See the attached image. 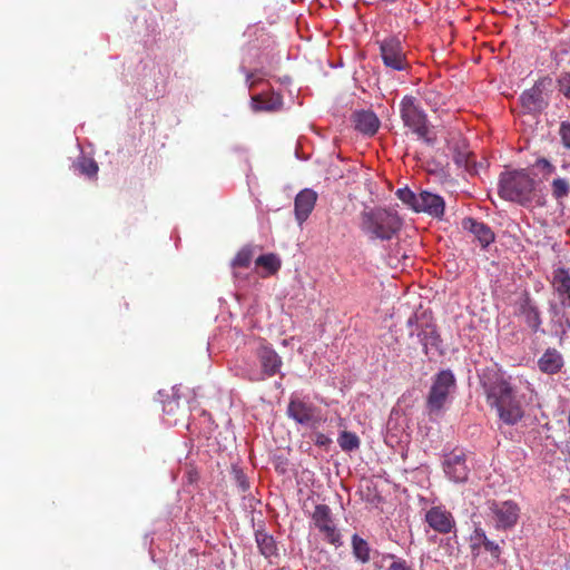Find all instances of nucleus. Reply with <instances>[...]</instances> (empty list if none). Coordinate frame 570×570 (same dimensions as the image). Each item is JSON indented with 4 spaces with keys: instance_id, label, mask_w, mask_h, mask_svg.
<instances>
[{
    "instance_id": "ea45409f",
    "label": "nucleus",
    "mask_w": 570,
    "mask_h": 570,
    "mask_svg": "<svg viewBox=\"0 0 570 570\" xmlns=\"http://www.w3.org/2000/svg\"><path fill=\"white\" fill-rule=\"evenodd\" d=\"M402 263L394 264L393 269L394 272L400 269L401 273L405 272L407 266H411L413 264L412 257L406 255L405 253L402 254Z\"/></svg>"
},
{
    "instance_id": "72a5a7b5",
    "label": "nucleus",
    "mask_w": 570,
    "mask_h": 570,
    "mask_svg": "<svg viewBox=\"0 0 570 570\" xmlns=\"http://www.w3.org/2000/svg\"><path fill=\"white\" fill-rule=\"evenodd\" d=\"M337 442L343 451H354L360 448V439L352 432H342Z\"/></svg>"
},
{
    "instance_id": "c9c22d12",
    "label": "nucleus",
    "mask_w": 570,
    "mask_h": 570,
    "mask_svg": "<svg viewBox=\"0 0 570 570\" xmlns=\"http://www.w3.org/2000/svg\"><path fill=\"white\" fill-rule=\"evenodd\" d=\"M558 89L567 98L570 99V72H562L558 79Z\"/></svg>"
},
{
    "instance_id": "c85d7f7f",
    "label": "nucleus",
    "mask_w": 570,
    "mask_h": 570,
    "mask_svg": "<svg viewBox=\"0 0 570 570\" xmlns=\"http://www.w3.org/2000/svg\"><path fill=\"white\" fill-rule=\"evenodd\" d=\"M352 548L353 554L358 561L366 563L370 560L368 543L357 534L352 537Z\"/></svg>"
},
{
    "instance_id": "f8f14e48",
    "label": "nucleus",
    "mask_w": 570,
    "mask_h": 570,
    "mask_svg": "<svg viewBox=\"0 0 570 570\" xmlns=\"http://www.w3.org/2000/svg\"><path fill=\"white\" fill-rule=\"evenodd\" d=\"M518 313L533 333H544L541 328L542 318L538 305L528 292L523 293L518 303Z\"/></svg>"
},
{
    "instance_id": "c03bdc74",
    "label": "nucleus",
    "mask_w": 570,
    "mask_h": 570,
    "mask_svg": "<svg viewBox=\"0 0 570 570\" xmlns=\"http://www.w3.org/2000/svg\"><path fill=\"white\" fill-rule=\"evenodd\" d=\"M393 224H394V230L396 229V226L401 224V219L396 216V214H394Z\"/></svg>"
},
{
    "instance_id": "6e6552de",
    "label": "nucleus",
    "mask_w": 570,
    "mask_h": 570,
    "mask_svg": "<svg viewBox=\"0 0 570 570\" xmlns=\"http://www.w3.org/2000/svg\"><path fill=\"white\" fill-rule=\"evenodd\" d=\"M487 515L498 531L513 529L520 518L521 509L513 500H488L485 502Z\"/></svg>"
},
{
    "instance_id": "0eeeda50",
    "label": "nucleus",
    "mask_w": 570,
    "mask_h": 570,
    "mask_svg": "<svg viewBox=\"0 0 570 570\" xmlns=\"http://www.w3.org/2000/svg\"><path fill=\"white\" fill-rule=\"evenodd\" d=\"M401 118L425 144L433 146L436 141L435 131L426 125L425 115L414 105V98L404 97L401 102Z\"/></svg>"
},
{
    "instance_id": "1a4fd4ad",
    "label": "nucleus",
    "mask_w": 570,
    "mask_h": 570,
    "mask_svg": "<svg viewBox=\"0 0 570 570\" xmlns=\"http://www.w3.org/2000/svg\"><path fill=\"white\" fill-rule=\"evenodd\" d=\"M286 413L296 423L312 429L317 428L323 422L321 409L299 397L291 399Z\"/></svg>"
},
{
    "instance_id": "cd10ccee",
    "label": "nucleus",
    "mask_w": 570,
    "mask_h": 570,
    "mask_svg": "<svg viewBox=\"0 0 570 570\" xmlns=\"http://www.w3.org/2000/svg\"><path fill=\"white\" fill-rule=\"evenodd\" d=\"M379 488H380V481H376V482L368 481V482H366L365 488H363L361 491L363 498L367 502L374 504L375 507H379L384 501Z\"/></svg>"
},
{
    "instance_id": "de8ad7c7",
    "label": "nucleus",
    "mask_w": 570,
    "mask_h": 570,
    "mask_svg": "<svg viewBox=\"0 0 570 570\" xmlns=\"http://www.w3.org/2000/svg\"><path fill=\"white\" fill-rule=\"evenodd\" d=\"M387 570H392V567H390Z\"/></svg>"
},
{
    "instance_id": "f3484780",
    "label": "nucleus",
    "mask_w": 570,
    "mask_h": 570,
    "mask_svg": "<svg viewBox=\"0 0 570 570\" xmlns=\"http://www.w3.org/2000/svg\"><path fill=\"white\" fill-rule=\"evenodd\" d=\"M256 356L261 363L264 376H274L283 365L282 357L269 345L262 344L256 351Z\"/></svg>"
},
{
    "instance_id": "f704fd0d",
    "label": "nucleus",
    "mask_w": 570,
    "mask_h": 570,
    "mask_svg": "<svg viewBox=\"0 0 570 570\" xmlns=\"http://www.w3.org/2000/svg\"><path fill=\"white\" fill-rule=\"evenodd\" d=\"M380 52L385 66L392 67V42L390 39L380 42Z\"/></svg>"
},
{
    "instance_id": "473e14b6",
    "label": "nucleus",
    "mask_w": 570,
    "mask_h": 570,
    "mask_svg": "<svg viewBox=\"0 0 570 570\" xmlns=\"http://www.w3.org/2000/svg\"><path fill=\"white\" fill-rule=\"evenodd\" d=\"M394 194L404 206L414 212V207L419 204V195L412 191L407 186L399 188Z\"/></svg>"
},
{
    "instance_id": "7c9ffc66",
    "label": "nucleus",
    "mask_w": 570,
    "mask_h": 570,
    "mask_svg": "<svg viewBox=\"0 0 570 570\" xmlns=\"http://www.w3.org/2000/svg\"><path fill=\"white\" fill-rule=\"evenodd\" d=\"M551 194L556 200L561 202L570 194V184L566 178L558 177L551 183Z\"/></svg>"
},
{
    "instance_id": "393cba45",
    "label": "nucleus",
    "mask_w": 570,
    "mask_h": 570,
    "mask_svg": "<svg viewBox=\"0 0 570 570\" xmlns=\"http://www.w3.org/2000/svg\"><path fill=\"white\" fill-rule=\"evenodd\" d=\"M450 150L453 154V161L460 168H466L470 164L471 153L468 150V144L464 139L459 138L449 142Z\"/></svg>"
},
{
    "instance_id": "2eb2a0df",
    "label": "nucleus",
    "mask_w": 570,
    "mask_h": 570,
    "mask_svg": "<svg viewBox=\"0 0 570 570\" xmlns=\"http://www.w3.org/2000/svg\"><path fill=\"white\" fill-rule=\"evenodd\" d=\"M419 204L414 207L415 213H425L433 218L441 219L444 215V199L436 194L423 190L419 194Z\"/></svg>"
},
{
    "instance_id": "9b49d317",
    "label": "nucleus",
    "mask_w": 570,
    "mask_h": 570,
    "mask_svg": "<svg viewBox=\"0 0 570 570\" xmlns=\"http://www.w3.org/2000/svg\"><path fill=\"white\" fill-rule=\"evenodd\" d=\"M443 471L449 480L455 483H463L468 480L470 468L466 464L464 453L451 452L443 456Z\"/></svg>"
},
{
    "instance_id": "aec40b11",
    "label": "nucleus",
    "mask_w": 570,
    "mask_h": 570,
    "mask_svg": "<svg viewBox=\"0 0 570 570\" xmlns=\"http://www.w3.org/2000/svg\"><path fill=\"white\" fill-rule=\"evenodd\" d=\"M553 287L559 295L560 304L570 307V274L569 271L559 267L553 272Z\"/></svg>"
},
{
    "instance_id": "b1692460",
    "label": "nucleus",
    "mask_w": 570,
    "mask_h": 570,
    "mask_svg": "<svg viewBox=\"0 0 570 570\" xmlns=\"http://www.w3.org/2000/svg\"><path fill=\"white\" fill-rule=\"evenodd\" d=\"M255 539L257 547L259 549V552L266 558H277L278 557V549L277 543L273 535L268 534L267 532L263 530H258L255 533Z\"/></svg>"
},
{
    "instance_id": "4c0bfd02",
    "label": "nucleus",
    "mask_w": 570,
    "mask_h": 570,
    "mask_svg": "<svg viewBox=\"0 0 570 570\" xmlns=\"http://www.w3.org/2000/svg\"><path fill=\"white\" fill-rule=\"evenodd\" d=\"M179 410V399L170 397L164 402V412L168 415H176Z\"/></svg>"
},
{
    "instance_id": "7ed1b4c3",
    "label": "nucleus",
    "mask_w": 570,
    "mask_h": 570,
    "mask_svg": "<svg viewBox=\"0 0 570 570\" xmlns=\"http://www.w3.org/2000/svg\"><path fill=\"white\" fill-rule=\"evenodd\" d=\"M410 337H416L421 344L425 355L430 350H439L441 343L436 326L433 323L432 315L429 311H417L406 321Z\"/></svg>"
},
{
    "instance_id": "412c9836",
    "label": "nucleus",
    "mask_w": 570,
    "mask_h": 570,
    "mask_svg": "<svg viewBox=\"0 0 570 570\" xmlns=\"http://www.w3.org/2000/svg\"><path fill=\"white\" fill-rule=\"evenodd\" d=\"M480 547H483L484 550L492 556V558L499 559L501 554L500 546L497 542L490 540L482 528L476 527L471 534V549L472 551H475Z\"/></svg>"
},
{
    "instance_id": "bb28decb",
    "label": "nucleus",
    "mask_w": 570,
    "mask_h": 570,
    "mask_svg": "<svg viewBox=\"0 0 570 570\" xmlns=\"http://www.w3.org/2000/svg\"><path fill=\"white\" fill-rule=\"evenodd\" d=\"M394 71L411 73V61L404 52L401 42L394 38Z\"/></svg>"
},
{
    "instance_id": "4be33fe9",
    "label": "nucleus",
    "mask_w": 570,
    "mask_h": 570,
    "mask_svg": "<svg viewBox=\"0 0 570 570\" xmlns=\"http://www.w3.org/2000/svg\"><path fill=\"white\" fill-rule=\"evenodd\" d=\"M563 366V357L556 348H548L538 360V367L546 374H557Z\"/></svg>"
},
{
    "instance_id": "ddd939ff",
    "label": "nucleus",
    "mask_w": 570,
    "mask_h": 570,
    "mask_svg": "<svg viewBox=\"0 0 570 570\" xmlns=\"http://www.w3.org/2000/svg\"><path fill=\"white\" fill-rule=\"evenodd\" d=\"M425 522L434 531L446 534L455 530V520L444 507H432L425 513Z\"/></svg>"
},
{
    "instance_id": "2f4dec72",
    "label": "nucleus",
    "mask_w": 570,
    "mask_h": 570,
    "mask_svg": "<svg viewBox=\"0 0 570 570\" xmlns=\"http://www.w3.org/2000/svg\"><path fill=\"white\" fill-rule=\"evenodd\" d=\"M73 166L76 170L89 178L96 177L99 169L94 159L86 157H81Z\"/></svg>"
},
{
    "instance_id": "a878e982",
    "label": "nucleus",
    "mask_w": 570,
    "mask_h": 570,
    "mask_svg": "<svg viewBox=\"0 0 570 570\" xmlns=\"http://www.w3.org/2000/svg\"><path fill=\"white\" fill-rule=\"evenodd\" d=\"M255 264L256 267L265 269V273L262 274L263 277L274 275L281 268V259L275 254L261 255L256 258Z\"/></svg>"
},
{
    "instance_id": "f03ea898",
    "label": "nucleus",
    "mask_w": 570,
    "mask_h": 570,
    "mask_svg": "<svg viewBox=\"0 0 570 570\" xmlns=\"http://www.w3.org/2000/svg\"><path fill=\"white\" fill-rule=\"evenodd\" d=\"M535 181L527 170L505 171L500 175L499 195L501 198L514 202L521 206H530L533 198Z\"/></svg>"
},
{
    "instance_id": "a211bd4d",
    "label": "nucleus",
    "mask_w": 570,
    "mask_h": 570,
    "mask_svg": "<svg viewBox=\"0 0 570 570\" xmlns=\"http://www.w3.org/2000/svg\"><path fill=\"white\" fill-rule=\"evenodd\" d=\"M462 228L473 234L482 248H487L495 239L493 230L483 222L473 217H465L462 219Z\"/></svg>"
},
{
    "instance_id": "a19ab883",
    "label": "nucleus",
    "mask_w": 570,
    "mask_h": 570,
    "mask_svg": "<svg viewBox=\"0 0 570 570\" xmlns=\"http://www.w3.org/2000/svg\"><path fill=\"white\" fill-rule=\"evenodd\" d=\"M394 570H413L405 560H394Z\"/></svg>"
},
{
    "instance_id": "79ce46f5",
    "label": "nucleus",
    "mask_w": 570,
    "mask_h": 570,
    "mask_svg": "<svg viewBox=\"0 0 570 570\" xmlns=\"http://www.w3.org/2000/svg\"><path fill=\"white\" fill-rule=\"evenodd\" d=\"M315 443L317 445H326L327 443H330V439L327 436H325L324 434L320 433L316 436Z\"/></svg>"
},
{
    "instance_id": "37998d69",
    "label": "nucleus",
    "mask_w": 570,
    "mask_h": 570,
    "mask_svg": "<svg viewBox=\"0 0 570 570\" xmlns=\"http://www.w3.org/2000/svg\"><path fill=\"white\" fill-rule=\"evenodd\" d=\"M252 77H253V73L247 75V81H249V83H248L249 89H253L256 86V83L259 81V80H250Z\"/></svg>"
},
{
    "instance_id": "5701e85b",
    "label": "nucleus",
    "mask_w": 570,
    "mask_h": 570,
    "mask_svg": "<svg viewBox=\"0 0 570 570\" xmlns=\"http://www.w3.org/2000/svg\"><path fill=\"white\" fill-rule=\"evenodd\" d=\"M354 125L358 131L374 135L379 129L380 121L374 112L362 110L354 114Z\"/></svg>"
},
{
    "instance_id": "f257e3e1",
    "label": "nucleus",
    "mask_w": 570,
    "mask_h": 570,
    "mask_svg": "<svg viewBox=\"0 0 570 570\" xmlns=\"http://www.w3.org/2000/svg\"><path fill=\"white\" fill-rule=\"evenodd\" d=\"M481 386L491 407L498 412L500 420L514 425L523 417V409L514 387L499 370L487 367L479 375Z\"/></svg>"
},
{
    "instance_id": "6ab92c4d",
    "label": "nucleus",
    "mask_w": 570,
    "mask_h": 570,
    "mask_svg": "<svg viewBox=\"0 0 570 570\" xmlns=\"http://www.w3.org/2000/svg\"><path fill=\"white\" fill-rule=\"evenodd\" d=\"M283 107V97L274 91L252 96L254 111H278Z\"/></svg>"
},
{
    "instance_id": "c756f323",
    "label": "nucleus",
    "mask_w": 570,
    "mask_h": 570,
    "mask_svg": "<svg viewBox=\"0 0 570 570\" xmlns=\"http://www.w3.org/2000/svg\"><path fill=\"white\" fill-rule=\"evenodd\" d=\"M253 257H254L253 247H250L248 245L244 246L237 252L236 256L234 257V259L232 262V266L234 268H247L250 265Z\"/></svg>"
},
{
    "instance_id": "dca6fc26",
    "label": "nucleus",
    "mask_w": 570,
    "mask_h": 570,
    "mask_svg": "<svg viewBox=\"0 0 570 570\" xmlns=\"http://www.w3.org/2000/svg\"><path fill=\"white\" fill-rule=\"evenodd\" d=\"M316 202L317 193L313 189L305 188L296 195L294 200V214L299 226L307 220L316 205Z\"/></svg>"
},
{
    "instance_id": "39448f33",
    "label": "nucleus",
    "mask_w": 570,
    "mask_h": 570,
    "mask_svg": "<svg viewBox=\"0 0 570 570\" xmlns=\"http://www.w3.org/2000/svg\"><path fill=\"white\" fill-rule=\"evenodd\" d=\"M552 83L551 77H541L531 88L520 95L519 100L524 114L537 116L548 108L552 92Z\"/></svg>"
},
{
    "instance_id": "9d476101",
    "label": "nucleus",
    "mask_w": 570,
    "mask_h": 570,
    "mask_svg": "<svg viewBox=\"0 0 570 570\" xmlns=\"http://www.w3.org/2000/svg\"><path fill=\"white\" fill-rule=\"evenodd\" d=\"M312 520L314 527L320 531L325 541L335 547L342 544L341 533L333 521L332 511L328 505L317 504L312 514Z\"/></svg>"
},
{
    "instance_id": "4468645a",
    "label": "nucleus",
    "mask_w": 570,
    "mask_h": 570,
    "mask_svg": "<svg viewBox=\"0 0 570 570\" xmlns=\"http://www.w3.org/2000/svg\"><path fill=\"white\" fill-rule=\"evenodd\" d=\"M564 308L561 304L557 303H550L549 306L551 335L559 338V345L563 344L570 331V318Z\"/></svg>"
},
{
    "instance_id": "49530a36",
    "label": "nucleus",
    "mask_w": 570,
    "mask_h": 570,
    "mask_svg": "<svg viewBox=\"0 0 570 570\" xmlns=\"http://www.w3.org/2000/svg\"><path fill=\"white\" fill-rule=\"evenodd\" d=\"M399 254H400V249H399V248H397V249H395V248H394V257H395L396 255H399Z\"/></svg>"
},
{
    "instance_id": "a18cd8bd",
    "label": "nucleus",
    "mask_w": 570,
    "mask_h": 570,
    "mask_svg": "<svg viewBox=\"0 0 570 570\" xmlns=\"http://www.w3.org/2000/svg\"><path fill=\"white\" fill-rule=\"evenodd\" d=\"M395 80H396V78L394 77V81H395ZM397 81H399V82H404L405 80H404V78H403V77H399V78H397Z\"/></svg>"
},
{
    "instance_id": "423d86ee",
    "label": "nucleus",
    "mask_w": 570,
    "mask_h": 570,
    "mask_svg": "<svg viewBox=\"0 0 570 570\" xmlns=\"http://www.w3.org/2000/svg\"><path fill=\"white\" fill-rule=\"evenodd\" d=\"M456 389V380L451 370L438 372L426 396V407L430 413L439 414L445 406L450 395Z\"/></svg>"
},
{
    "instance_id": "e433bc0d",
    "label": "nucleus",
    "mask_w": 570,
    "mask_h": 570,
    "mask_svg": "<svg viewBox=\"0 0 570 570\" xmlns=\"http://www.w3.org/2000/svg\"><path fill=\"white\" fill-rule=\"evenodd\" d=\"M559 136L562 146L570 150V121H561L559 127Z\"/></svg>"
},
{
    "instance_id": "20e7f679",
    "label": "nucleus",
    "mask_w": 570,
    "mask_h": 570,
    "mask_svg": "<svg viewBox=\"0 0 570 570\" xmlns=\"http://www.w3.org/2000/svg\"><path fill=\"white\" fill-rule=\"evenodd\" d=\"M360 228L371 239H390L392 237V215L381 207H365L360 214Z\"/></svg>"
},
{
    "instance_id": "58836bf2",
    "label": "nucleus",
    "mask_w": 570,
    "mask_h": 570,
    "mask_svg": "<svg viewBox=\"0 0 570 570\" xmlns=\"http://www.w3.org/2000/svg\"><path fill=\"white\" fill-rule=\"evenodd\" d=\"M535 166L543 169L547 175H551V174L556 173V167L547 158L542 157V158L537 159Z\"/></svg>"
}]
</instances>
